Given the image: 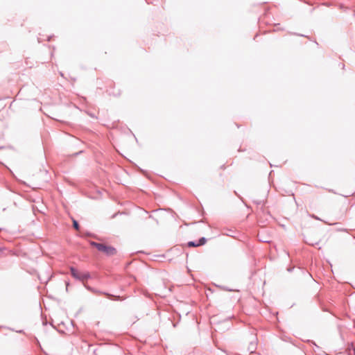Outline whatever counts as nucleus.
I'll return each mask as SVG.
<instances>
[{
  "mask_svg": "<svg viewBox=\"0 0 355 355\" xmlns=\"http://www.w3.org/2000/svg\"><path fill=\"white\" fill-rule=\"evenodd\" d=\"M70 272L73 278L82 282L87 280L91 277L89 272H80L74 267L70 268Z\"/></svg>",
  "mask_w": 355,
  "mask_h": 355,
  "instance_id": "obj_1",
  "label": "nucleus"
},
{
  "mask_svg": "<svg viewBox=\"0 0 355 355\" xmlns=\"http://www.w3.org/2000/svg\"><path fill=\"white\" fill-rule=\"evenodd\" d=\"M98 250L103 252L107 256H113L116 254V250L114 247L107 246L103 243L98 246Z\"/></svg>",
  "mask_w": 355,
  "mask_h": 355,
  "instance_id": "obj_2",
  "label": "nucleus"
},
{
  "mask_svg": "<svg viewBox=\"0 0 355 355\" xmlns=\"http://www.w3.org/2000/svg\"><path fill=\"white\" fill-rule=\"evenodd\" d=\"M256 348L257 344L252 341L248 347V350L250 352V353H252L255 351Z\"/></svg>",
  "mask_w": 355,
  "mask_h": 355,
  "instance_id": "obj_3",
  "label": "nucleus"
},
{
  "mask_svg": "<svg viewBox=\"0 0 355 355\" xmlns=\"http://www.w3.org/2000/svg\"><path fill=\"white\" fill-rule=\"evenodd\" d=\"M206 242H207V239H206V238H205V237H201V238L198 240V244H199V246H201V245H205V244L206 243Z\"/></svg>",
  "mask_w": 355,
  "mask_h": 355,
  "instance_id": "obj_4",
  "label": "nucleus"
},
{
  "mask_svg": "<svg viewBox=\"0 0 355 355\" xmlns=\"http://www.w3.org/2000/svg\"><path fill=\"white\" fill-rule=\"evenodd\" d=\"M187 245L189 247H198L199 246V244L198 243V241H189L188 243H187Z\"/></svg>",
  "mask_w": 355,
  "mask_h": 355,
  "instance_id": "obj_5",
  "label": "nucleus"
},
{
  "mask_svg": "<svg viewBox=\"0 0 355 355\" xmlns=\"http://www.w3.org/2000/svg\"><path fill=\"white\" fill-rule=\"evenodd\" d=\"M73 227L76 230H79V224L78 221L75 219H73Z\"/></svg>",
  "mask_w": 355,
  "mask_h": 355,
  "instance_id": "obj_6",
  "label": "nucleus"
},
{
  "mask_svg": "<svg viewBox=\"0 0 355 355\" xmlns=\"http://www.w3.org/2000/svg\"><path fill=\"white\" fill-rule=\"evenodd\" d=\"M100 244H101L100 243H97V242H95V241H91L90 242V245L92 246H94V247L96 248L97 249H98V246L100 245Z\"/></svg>",
  "mask_w": 355,
  "mask_h": 355,
  "instance_id": "obj_7",
  "label": "nucleus"
},
{
  "mask_svg": "<svg viewBox=\"0 0 355 355\" xmlns=\"http://www.w3.org/2000/svg\"><path fill=\"white\" fill-rule=\"evenodd\" d=\"M261 200H258V201H256L255 203L257 204V205H261Z\"/></svg>",
  "mask_w": 355,
  "mask_h": 355,
  "instance_id": "obj_8",
  "label": "nucleus"
},
{
  "mask_svg": "<svg viewBox=\"0 0 355 355\" xmlns=\"http://www.w3.org/2000/svg\"><path fill=\"white\" fill-rule=\"evenodd\" d=\"M313 218L316 219V220H320L318 216H314V215L313 216Z\"/></svg>",
  "mask_w": 355,
  "mask_h": 355,
  "instance_id": "obj_9",
  "label": "nucleus"
},
{
  "mask_svg": "<svg viewBox=\"0 0 355 355\" xmlns=\"http://www.w3.org/2000/svg\"><path fill=\"white\" fill-rule=\"evenodd\" d=\"M17 332L20 333V334H22V333L24 334V330H19V331H17Z\"/></svg>",
  "mask_w": 355,
  "mask_h": 355,
  "instance_id": "obj_10",
  "label": "nucleus"
},
{
  "mask_svg": "<svg viewBox=\"0 0 355 355\" xmlns=\"http://www.w3.org/2000/svg\"><path fill=\"white\" fill-rule=\"evenodd\" d=\"M224 290L225 291H232V289H228V288H223Z\"/></svg>",
  "mask_w": 355,
  "mask_h": 355,
  "instance_id": "obj_11",
  "label": "nucleus"
},
{
  "mask_svg": "<svg viewBox=\"0 0 355 355\" xmlns=\"http://www.w3.org/2000/svg\"><path fill=\"white\" fill-rule=\"evenodd\" d=\"M307 243H309V245H313V243H309L308 241H306Z\"/></svg>",
  "mask_w": 355,
  "mask_h": 355,
  "instance_id": "obj_12",
  "label": "nucleus"
},
{
  "mask_svg": "<svg viewBox=\"0 0 355 355\" xmlns=\"http://www.w3.org/2000/svg\"><path fill=\"white\" fill-rule=\"evenodd\" d=\"M87 289H89V290L93 291L90 287H87Z\"/></svg>",
  "mask_w": 355,
  "mask_h": 355,
  "instance_id": "obj_13",
  "label": "nucleus"
},
{
  "mask_svg": "<svg viewBox=\"0 0 355 355\" xmlns=\"http://www.w3.org/2000/svg\"><path fill=\"white\" fill-rule=\"evenodd\" d=\"M354 355H355V347H354Z\"/></svg>",
  "mask_w": 355,
  "mask_h": 355,
  "instance_id": "obj_14",
  "label": "nucleus"
}]
</instances>
